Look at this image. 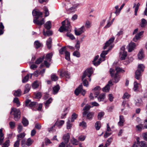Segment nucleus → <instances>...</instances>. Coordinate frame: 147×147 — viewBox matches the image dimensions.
<instances>
[{"instance_id": "nucleus-11", "label": "nucleus", "mask_w": 147, "mask_h": 147, "mask_svg": "<svg viewBox=\"0 0 147 147\" xmlns=\"http://www.w3.org/2000/svg\"><path fill=\"white\" fill-rule=\"evenodd\" d=\"M115 40V38L114 37H112L110 38L108 41H107L105 43V46H104V49H105L108 46L113 42Z\"/></svg>"}, {"instance_id": "nucleus-9", "label": "nucleus", "mask_w": 147, "mask_h": 147, "mask_svg": "<svg viewBox=\"0 0 147 147\" xmlns=\"http://www.w3.org/2000/svg\"><path fill=\"white\" fill-rule=\"evenodd\" d=\"M37 105V103L36 102H31V100L29 99H27L25 101V106L26 107H29L31 108L35 107Z\"/></svg>"}, {"instance_id": "nucleus-34", "label": "nucleus", "mask_w": 147, "mask_h": 147, "mask_svg": "<svg viewBox=\"0 0 147 147\" xmlns=\"http://www.w3.org/2000/svg\"><path fill=\"white\" fill-rule=\"evenodd\" d=\"M71 142L74 145H77L79 144V141L75 139L74 137H72L71 140Z\"/></svg>"}, {"instance_id": "nucleus-36", "label": "nucleus", "mask_w": 147, "mask_h": 147, "mask_svg": "<svg viewBox=\"0 0 147 147\" xmlns=\"http://www.w3.org/2000/svg\"><path fill=\"white\" fill-rule=\"evenodd\" d=\"M34 141L33 140L31 139L30 138H28L26 142V144L28 146H30L32 144L33 142Z\"/></svg>"}, {"instance_id": "nucleus-60", "label": "nucleus", "mask_w": 147, "mask_h": 147, "mask_svg": "<svg viewBox=\"0 0 147 147\" xmlns=\"http://www.w3.org/2000/svg\"><path fill=\"white\" fill-rule=\"evenodd\" d=\"M9 140H7L3 144L2 147H8L9 146Z\"/></svg>"}, {"instance_id": "nucleus-30", "label": "nucleus", "mask_w": 147, "mask_h": 147, "mask_svg": "<svg viewBox=\"0 0 147 147\" xmlns=\"http://www.w3.org/2000/svg\"><path fill=\"white\" fill-rule=\"evenodd\" d=\"M30 86L28 84H27L25 86V88L24 91V94L27 93L30 90Z\"/></svg>"}, {"instance_id": "nucleus-20", "label": "nucleus", "mask_w": 147, "mask_h": 147, "mask_svg": "<svg viewBox=\"0 0 147 147\" xmlns=\"http://www.w3.org/2000/svg\"><path fill=\"white\" fill-rule=\"evenodd\" d=\"M135 44L134 42H131L128 46V51L129 52H131L135 47Z\"/></svg>"}, {"instance_id": "nucleus-10", "label": "nucleus", "mask_w": 147, "mask_h": 147, "mask_svg": "<svg viewBox=\"0 0 147 147\" xmlns=\"http://www.w3.org/2000/svg\"><path fill=\"white\" fill-rule=\"evenodd\" d=\"M133 90L135 92L139 91L140 88L141 87L140 84L138 83L136 81H135L134 83Z\"/></svg>"}, {"instance_id": "nucleus-54", "label": "nucleus", "mask_w": 147, "mask_h": 147, "mask_svg": "<svg viewBox=\"0 0 147 147\" xmlns=\"http://www.w3.org/2000/svg\"><path fill=\"white\" fill-rule=\"evenodd\" d=\"M66 36L69 37L72 40H74L75 38L74 35L69 32H68Z\"/></svg>"}, {"instance_id": "nucleus-14", "label": "nucleus", "mask_w": 147, "mask_h": 147, "mask_svg": "<svg viewBox=\"0 0 147 147\" xmlns=\"http://www.w3.org/2000/svg\"><path fill=\"white\" fill-rule=\"evenodd\" d=\"M125 122V119L122 115L119 116V121L118 122V124L119 126H122L123 125V123Z\"/></svg>"}, {"instance_id": "nucleus-51", "label": "nucleus", "mask_w": 147, "mask_h": 147, "mask_svg": "<svg viewBox=\"0 0 147 147\" xmlns=\"http://www.w3.org/2000/svg\"><path fill=\"white\" fill-rule=\"evenodd\" d=\"M72 127V124L70 122V118L68 119V121L67 123V129H70Z\"/></svg>"}, {"instance_id": "nucleus-57", "label": "nucleus", "mask_w": 147, "mask_h": 147, "mask_svg": "<svg viewBox=\"0 0 147 147\" xmlns=\"http://www.w3.org/2000/svg\"><path fill=\"white\" fill-rule=\"evenodd\" d=\"M77 7V6L76 5H74L72 7L70 8H68V7H67V10L70 11H72Z\"/></svg>"}, {"instance_id": "nucleus-1", "label": "nucleus", "mask_w": 147, "mask_h": 147, "mask_svg": "<svg viewBox=\"0 0 147 147\" xmlns=\"http://www.w3.org/2000/svg\"><path fill=\"white\" fill-rule=\"evenodd\" d=\"M32 14L34 16H36L37 17L34 18L33 22L35 24L39 25H41L43 24L45 21L43 18L39 20L38 19L39 17H42V13L38 11H36L35 9L33 10Z\"/></svg>"}, {"instance_id": "nucleus-42", "label": "nucleus", "mask_w": 147, "mask_h": 147, "mask_svg": "<svg viewBox=\"0 0 147 147\" xmlns=\"http://www.w3.org/2000/svg\"><path fill=\"white\" fill-rule=\"evenodd\" d=\"M13 102L14 103L16 104L18 107H19L20 105V102L18 98L17 97L15 98Z\"/></svg>"}, {"instance_id": "nucleus-43", "label": "nucleus", "mask_w": 147, "mask_h": 147, "mask_svg": "<svg viewBox=\"0 0 147 147\" xmlns=\"http://www.w3.org/2000/svg\"><path fill=\"white\" fill-rule=\"evenodd\" d=\"M44 58V56H43L42 57L38 59L35 61V63L37 64L40 63L43 61Z\"/></svg>"}, {"instance_id": "nucleus-40", "label": "nucleus", "mask_w": 147, "mask_h": 147, "mask_svg": "<svg viewBox=\"0 0 147 147\" xmlns=\"http://www.w3.org/2000/svg\"><path fill=\"white\" fill-rule=\"evenodd\" d=\"M105 98V95L104 94H102L98 98V100L99 101H101L104 100Z\"/></svg>"}, {"instance_id": "nucleus-64", "label": "nucleus", "mask_w": 147, "mask_h": 147, "mask_svg": "<svg viewBox=\"0 0 147 147\" xmlns=\"http://www.w3.org/2000/svg\"><path fill=\"white\" fill-rule=\"evenodd\" d=\"M79 125L80 126L84 128H86L87 126L86 122L84 121L80 123Z\"/></svg>"}, {"instance_id": "nucleus-59", "label": "nucleus", "mask_w": 147, "mask_h": 147, "mask_svg": "<svg viewBox=\"0 0 147 147\" xmlns=\"http://www.w3.org/2000/svg\"><path fill=\"white\" fill-rule=\"evenodd\" d=\"M140 145L141 147H147V144L144 141L140 142Z\"/></svg>"}, {"instance_id": "nucleus-7", "label": "nucleus", "mask_w": 147, "mask_h": 147, "mask_svg": "<svg viewBox=\"0 0 147 147\" xmlns=\"http://www.w3.org/2000/svg\"><path fill=\"white\" fill-rule=\"evenodd\" d=\"M115 71H116L115 73H117V74L119 72L123 73L125 72L124 70L119 67H116L115 70H114L112 68H111L110 69V73L111 76H113L114 73Z\"/></svg>"}, {"instance_id": "nucleus-56", "label": "nucleus", "mask_w": 147, "mask_h": 147, "mask_svg": "<svg viewBox=\"0 0 147 147\" xmlns=\"http://www.w3.org/2000/svg\"><path fill=\"white\" fill-rule=\"evenodd\" d=\"M52 80L54 81H56L58 79V77L55 74H53L51 76V77Z\"/></svg>"}, {"instance_id": "nucleus-29", "label": "nucleus", "mask_w": 147, "mask_h": 147, "mask_svg": "<svg viewBox=\"0 0 147 147\" xmlns=\"http://www.w3.org/2000/svg\"><path fill=\"white\" fill-rule=\"evenodd\" d=\"M85 27L87 28H90L91 26V22L88 20L86 21L85 23Z\"/></svg>"}, {"instance_id": "nucleus-37", "label": "nucleus", "mask_w": 147, "mask_h": 147, "mask_svg": "<svg viewBox=\"0 0 147 147\" xmlns=\"http://www.w3.org/2000/svg\"><path fill=\"white\" fill-rule=\"evenodd\" d=\"M82 80L83 81V83L84 86L86 87H88V82L87 81L86 79H85V78H84L83 79V76H82Z\"/></svg>"}, {"instance_id": "nucleus-46", "label": "nucleus", "mask_w": 147, "mask_h": 147, "mask_svg": "<svg viewBox=\"0 0 147 147\" xmlns=\"http://www.w3.org/2000/svg\"><path fill=\"white\" fill-rule=\"evenodd\" d=\"M65 59L68 61H69L70 60V53L67 51H65Z\"/></svg>"}, {"instance_id": "nucleus-41", "label": "nucleus", "mask_w": 147, "mask_h": 147, "mask_svg": "<svg viewBox=\"0 0 147 147\" xmlns=\"http://www.w3.org/2000/svg\"><path fill=\"white\" fill-rule=\"evenodd\" d=\"M142 101L141 98L138 99L136 100V105L138 106H139L142 105Z\"/></svg>"}, {"instance_id": "nucleus-21", "label": "nucleus", "mask_w": 147, "mask_h": 147, "mask_svg": "<svg viewBox=\"0 0 147 147\" xmlns=\"http://www.w3.org/2000/svg\"><path fill=\"white\" fill-rule=\"evenodd\" d=\"M60 89L59 86L57 85L54 86L53 89V93L55 94L57 93Z\"/></svg>"}, {"instance_id": "nucleus-55", "label": "nucleus", "mask_w": 147, "mask_h": 147, "mask_svg": "<svg viewBox=\"0 0 147 147\" xmlns=\"http://www.w3.org/2000/svg\"><path fill=\"white\" fill-rule=\"evenodd\" d=\"M142 127L143 126L142 124H140L136 125V128L137 129V131H140L142 130Z\"/></svg>"}, {"instance_id": "nucleus-26", "label": "nucleus", "mask_w": 147, "mask_h": 147, "mask_svg": "<svg viewBox=\"0 0 147 147\" xmlns=\"http://www.w3.org/2000/svg\"><path fill=\"white\" fill-rule=\"evenodd\" d=\"M45 28L47 30H49L51 27V24L50 21H47L45 24Z\"/></svg>"}, {"instance_id": "nucleus-16", "label": "nucleus", "mask_w": 147, "mask_h": 147, "mask_svg": "<svg viewBox=\"0 0 147 147\" xmlns=\"http://www.w3.org/2000/svg\"><path fill=\"white\" fill-rule=\"evenodd\" d=\"M64 142L65 144H67L69 140L70 136L69 133L64 135L63 137Z\"/></svg>"}, {"instance_id": "nucleus-28", "label": "nucleus", "mask_w": 147, "mask_h": 147, "mask_svg": "<svg viewBox=\"0 0 147 147\" xmlns=\"http://www.w3.org/2000/svg\"><path fill=\"white\" fill-rule=\"evenodd\" d=\"M138 56V58L139 59H141L144 57V55L143 54V52L142 50H141L140 51Z\"/></svg>"}, {"instance_id": "nucleus-12", "label": "nucleus", "mask_w": 147, "mask_h": 147, "mask_svg": "<svg viewBox=\"0 0 147 147\" xmlns=\"http://www.w3.org/2000/svg\"><path fill=\"white\" fill-rule=\"evenodd\" d=\"M90 108V106L88 105H86L84 108L83 110L84 111L82 113V115L83 117H85L87 113L88 112L87 111H88Z\"/></svg>"}, {"instance_id": "nucleus-39", "label": "nucleus", "mask_w": 147, "mask_h": 147, "mask_svg": "<svg viewBox=\"0 0 147 147\" xmlns=\"http://www.w3.org/2000/svg\"><path fill=\"white\" fill-rule=\"evenodd\" d=\"M52 100V99L51 98H50L45 103V105L46 108H48L49 107V105L50 104Z\"/></svg>"}, {"instance_id": "nucleus-2", "label": "nucleus", "mask_w": 147, "mask_h": 147, "mask_svg": "<svg viewBox=\"0 0 147 147\" xmlns=\"http://www.w3.org/2000/svg\"><path fill=\"white\" fill-rule=\"evenodd\" d=\"M11 113H12L14 116V119L16 121H18L20 117V110L16 108L12 109Z\"/></svg>"}, {"instance_id": "nucleus-5", "label": "nucleus", "mask_w": 147, "mask_h": 147, "mask_svg": "<svg viewBox=\"0 0 147 147\" xmlns=\"http://www.w3.org/2000/svg\"><path fill=\"white\" fill-rule=\"evenodd\" d=\"M74 93L76 95H78L80 93H81L84 96L86 93V91L82 89V86L81 84L75 90Z\"/></svg>"}, {"instance_id": "nucleus-22", "label": "nucleus", "mask_w": 147, "mask_h": 147, "mask_svg": "<svg viewBox=\"0 0 147 147\" xmlns=\"http://www.w3.org/2000/svg\"><path fill=\"white\" fill-rule=\"evenodd\" d=\"M3 129H0V145H1L4 139V134L2 133Z\"/></svg>"}, {"instance_id": "nucleus-47", "label": "nucleus", "mask_w": 147, "mask_h": 147, "mask_svg": "<svg viewBox=\"0 0 147 147\" xmlns=\"http://www.w3.org/2000/svg\"><path fill=\"white\" fill-rule=\"evenodd\" d=\"M110 86L109 84H107L103 88L102 90L104 92H108L110 90Z\"/></svg>"}, {"instance_id": "nucleus-24", "label": "nucleus", "mask_w": 147, "mask_h": 147, "mask_svg": "<svg viewBox=\"0 0 147 147\" xmlns=\"http://www.w3.org/2000/svg\"><path fill=\"white\" fill-rule=\"evenodd\" d=\"M13 95L19 97L21 95L22 91L20 89L15 90Z\"/></svg>"}, {"instance_id": "nucleus-52", "label": "nucleus", "mask_w": 147, "mask_h": 147, "mask_svg": "<svg viewBox=\"0 0 147 147\" xmlns=\"http://www.w3.org/2000/svg\"><path fill=\"white\" fill-rule=\"evenodd\" d=\"M109 50L103 51L100 54V57L102 58H104L105 56L107 54Z\"/></svg>"}, {"instance_id": "nucleus-31", "label": "nucleus", "mask_w": 147, "mask_h": 147, "mask_svg": "<svg viewBox=\"0 0 147 147\" xmlns=\"http://www.w3.org/2000/svg\"><path fill=\"white\" fill-rule=\"evenodd\" d=\"M119 80L120 77L119 75L117 73H115L113 82L116 83H117L118 82Z\"/></svg>"}, {"instance_id": "nucleus-4", "label": "nucleus", "mask_w": 147, "mask_h": 147, "mask_svg": "<svg viewBox=\"0 0 147 147\" xmlns=\"http://www.w3.org/2000/svg\"><path fill=\"white\" fill-rule=\"evenodd\" d=\"M71 26L70 23L68 21L67 24L64 26H62L59 28V30L60 32L64 31L69 32L70 31Z\"/></svg>"}, {"instance_id": "nucleus-48", "label": "nucleus", "mask_w": 147, "mask_h": 147, "mask_svg": "<svg viewBox=\"0 0 147 147\" xmlns=\"http://www.w3.org/2000/svg\"><path fill=\"white\" fill-rule=\"evenodd\" d=\"M104 115L105 113L103 112H101L99 113L98 115V119L100 120Z\"/></svg>"}, {"instance_id": "nucleus-35", "label": "nucleus", "mask_w": 147, "mask_h": 147, "mask_svg": "<svg viewBox=\"0 0 147 147\" xmlns=\"http://www.w3.org/2000/svg\"><path fill=\"white\" fill-rule=\"evenodd\" d=\"M64 123V121L63 120H60L57 121L55 124L58 126L61 127L62 126Z\"/></svg>"}, {"instance_id": "nucleus-38", "label": "nucleus", "mask_w": 147, "mask_h": 147, "mask_svg": "<svg viewBox=\"0 0 147 147\" xmlns=\"http://www.w3.org/2000/svg\"><path fill=\"white\" fill-rule=\"evenodd\" d=\"M101 127V123L100 121H97L95 125V127L97 130H98Z\"/></svg>"}, {"instance_id": "nucleus-32", "label": "nucleus", "mask_w": 147, "mask_h": 147, "mask_svg": "<svg viewBox=\"0 0 147 147\" xmlns=\"http://www.w3.org/2000/svg\"><path fill=\"white\" fill-rule=\"evenodd\" d=\"M22 123L24 126H27L29 124L28 121L25 117H23L22 121Z\"/></svg>"}, {"instance_id": "nucleus-19", "label": "nucleus", "mask_w": 147, "mask_h": 147, "mask_svg": "<svg viewBox=\"0 0 147 147\" xmlns=\"http://www.w3.org/2000/svg\"><path fill=\"white\" fill-rule=\"evenodd\" d=\"M140 5V4L139 3H138L137 4L136 3H134V6L133 7L135 8L134 14L135 16H137V11L139 9V7Z\"/></svg>"}, {"instance_id": "nucleus-49", "label": "nucleus", "mask_w": 147, "mask_h": 147, "mask_svg": "<svg viewBox=\"0 0 147 147\" xmlns=\"http://www.w3.org/2000/svg\"><path fill=\"white\" fill-rule=\"evenodd\" d=\"M78 115L76 114L75 113H73L71 115V122H73L74 121L75 119H76Z\"/></svg>"}, {"instance_id": "nucleus-13", "label": "nucleus", "mask_w": 147, "mask_h": 147, "mask_svg": "<svg viewBox=\"0 0 147 147\" xmlns=\"http://www.w3.org/2000/svg\"><path fill=\"white\" fill-rule=\"evenodd\" d=\"M60 75L61 77L65 76L67 78H69V74L66 71H60Z\"/></svg>"}, {"instance_id": "nucleus-44", "label": "nucleus", "mask_w": 147, "mask_h": 147, "mask_svg": "<svg viewBox=\"0 0 147 147\" xmlns=\"http://www.w3.org/2000/svg\"><path fill=\"white\" fill-rule=\"evenodd\" d=\"M43 34L45 36H49L50 35H52V32L50 30L47 31L46 32H45V31L44 30H43Z\"/></svg>"}, {"instance_id": "nucleus-45", "label": "nucleus", "mask_w": 147, "mask_h": 147, "mask_svg": "<svg viewBox=\"0 0 147 147\" xmlns=\"http://www.w3.org/2000/svg\"><path fill=\"white\" fill-rule=\"evenodd\" d=\"M145 67L143 64H140L138 65V69H139L140 71L143 72L144 70Z\"/></svg>"}, {"instance_id": "nucleus-62", "label": "nucleus", "mask_w": 147, "mask_h": 147, "mask_svg": "<svg viewBox=\"0 0 147 147\" xmlns=\"http://www.w3.org/2000/svg\"><path fill=\"white\" fill-rule=\"evenodd\" d=\"M18 139L20 140V138H24L25 136V134L24 133H23L19 134L17 135Z\"/></svg>"}, {"instance_id": "nucleus-18", "label": "nucleus", "mask_w": 147, "mask_h": 147, "mask_svg": "<svg viewBox=\"0 0 147 147\" xmlns=\"http://www.w3.org/2000/svg\"><path fill=\"white\" fill-rule=\"evenodd\" d=\"M142 71L139 69H137L135 72V78L137 80H139L141 76Z\"/></svg>"}, {"instance_id": "nucleus-58", "label": "nucleus", "mask_w": 147, "mask_h": 147, "mask_svg": "<svg viewBox=\"0 0 147 147\" xmlns=\"http://www.w3.org/2000/svg\"><path fill=\"white\" fill-rule=\"evenodd\" d=\"M35 47L36 48L38 49L41 46V44L38 41H36L34 42Z\"/></svg>"}, {"instance_id": "nucleus-33", "label": "nucleus", "mask_w": 147, "mask_h": 147, "mask_svg": "<svg viewBox=\"0 0 147 147\" xmlns=\"http://www.w3.org/2000/svg\"><path fill=\"white\" fill-rule=\"evenodd\" d=\"M39 82L38 81H35L34 82L32 86V88L34 89H36L39 86Z\"/></svg>"}, {"instance_id": "nucleus-3", "label": "nucleus", "mask_w": 147, "mask_h": 147, "mask_svg": "<svg viewBox=\"0 0 147 147\" xmlns=\"http://www.w3.org/2000/svg\"><path fill=\"white\" fill-rule=\"evenodd\" d=\"M93 71L92 68L91 67L87 69L84 72L83 75V79L85 78L87 76L89 78V80L90 82L91 81V78H90L92 74L93 73Z\"/></svg>"}, {"instance_id": "nucleus-53", "label": "nucleus", "mask_w": 147, "mask_h": 147, "mask_svg": "<svg viewBox=\"0 0 147 147\" xmlns=\"http://www.w3.org/2000/svg\"><path fill=\"white\" fill-rule=\"evenodd\" d=\"M130 96V95L127 93H125L123 96L122 98L124 99H128Z\"/></svg>"}, {"instance_id": "nucleus-15", "label": "nucleus", "mask_w": 147, "mask_h": 147, "mask_svg": "<svg viewBox=\"0 0 147 147\" xmlns=\"http://www.w3.org/2000/svg\"><path fill=\"white\" fill-rule=\"evenodd\" d=\"M144 32L142 31L138 34H137L135 36L134 38H133V40L136 42L140 38V36L143 34Z\"/></svg>"}, {"instance_id": "nucleus-25", "label": "nucleus", "mask_w": 147, "mask_h": 147, "mask_svg": "<svg viewBox=\"0 0 147 147\" xmlns=\"http://www.w3.org/2000/svg\"><path fill=\"white\" fill-rule=\"evenodd\" d=\"M146 20L144 18L142 19L140 24V26L142 28H144L146 26Z\"/></svg>"}, {"instance_id": "nucleus-61", "label": "nucleus", "mask_w": 147, "mask_h": 147, "mask_svg": "<svg viewBox=\"0 0 147 147\" xmlns=\"http://www.w3.org/2000/svg\"><path fill=\"white\" fill-rule=\"evenodd\" d=\"M29 77V75L27 74L26 76H25L22 80L23 83H25L28 80Z\"/></svg>"}, {"instance_id": "nucleus-23", "label": "nucleus", "mask_w": 147, "mask_h": 147, "mask_svg": "<svg viewBox=\"0 0 147 147\" xmlns=\"http://www.w3.org/2000/svg\"><path fill=\"white\" fill-rule=\"evenodd\" d=\"M53 56L52 53H50L47 54L46 56L45 59L46 60L48 61L49 62L51 61V58Z\"/></svg>"}, {"instance_id": "nucleus-27", "label": "nucleus", "mask_w": 147, "mask_h": 147, "mask_svg": "<svg viewBox=\"0 0 147 147\" xmlns=\"http://www.w3.org/2000/svg\"><path fill=\"white\" fill-rule=\"evenodd\" d=\"M52 41V39L51 38H50L47 41L46 45L49 49H50L51 47Z\"/></svg>"}, {"instance_id": "nucleus-50", "label": "nucleus", "mask_w": 147, "mask_h": 147, "mask_svg": "<svg viewBox=\"0 0 147 147\" xmlns=\"http://www.w3.org/2000/svg\"><path fill=\"white\" fill-rule=\"evenodd\" d=\"M112 140V138H109L107 141L106 144L105 145V147H107L110 145L111 142Z\"/></svg>"}, {"instance_id": "nucleus-63", "label": "nucleus", "mask_w": 147, "mask_h": 147, "mask_svg": "<svg viewBox=\"0 0 147 147\" xmlns=\"http://www.w3.org/2000/svg\"><path fill=\"white\" fill-rule=\"evenodd\" d=\"M73 55L77 57H79L80 56V53L77 51H76L73 53Z\"/></svg>"}, {"instance_id": "nucleus-17", "label": "nucleus", "mask_w": 147, "mask_h": 147, "mask_svg": "<svg viewBox=\"0 0 147 147\" xmlns=\"http://www.w3.org/2000/svg\"><path fill=\"white\" fill-rule=\"evenodd\" d=\"M94 113L93 112H88L86 114V118L90 120H91L92 119Z\"/></svg>"}, {"instance_id": "nucleus-6", "label": "nucleus", "mask_w": 147, "mask_h": 147, "mask_svg": "<svg viewBox=\"0 0 147 147\" xmlns=\"http://www.w3.org/2000/svg\"><path fill=\"white\" fill-rule=\"evenodd\" d=\"M85 31V27L84 26H83L78 29L76 28H75L74 30V32L76 35L79 36L84 33Z\"/></svg>"}, {"instance_id": "nucleus-8", "label": "nucleus", "mask_w": 147, "mask_h": 147, "mask_svg": "<svg viewBox=\"0 0 147 147\" xmlns=\"http://www.w3.org/2000/svg\"><path fill=\"white\" fill-rule=\"evenodd\" d=\"M125 46H123L121 49V51L120 53L121 59L124 60L127 56V52L125 51Z\"/></svg>"}]
</instances>
